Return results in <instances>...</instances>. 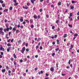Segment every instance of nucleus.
I'll list each match as a JSON object with an SVG mask.
<instances>
[{
	"instance_id": "1",
	"label": "nucleus",
	"mask_w": 79,
	"mask_h": 79,
	"mask_svg": "<svg viewBox=\"0 0 79 79\" xmlns=\"http://www.w3.org/2000/svg\"><path fill=\"white\" fill-rule=\"evenodd\" d=\"M25 50L26 48H25V47H23V48H22V50H20V52H21V53H24V51Z\"/></svg>"
},
{
	"instance_id": "2",
	"label": "nucleus",
	"mask_w": 79,
	"mask_h": 79,
	"mask_svg": "<svg viewBox=\"0 0 79 79\" xmlns=\"http://www.w3.org/2000/svg\"><path fill=\"white\" fill-rule=\"evenodd\" d=\"M12 31H16V34H18V32H19V30H17L16 29V28L15 27H14L13 29H12Z\"/></svg>"
},
{
	"instance_id": "3",
	"label": "nucleus",
	"mask_w": 79,
	"mask_h": 79,
	"mask_svg": "<svg viewBox=\"0 0 79 79\" xmlns=\"http://www.w3.org/2000/svg\"><path fill=\"white\" fill-rule=\"evenodd\" d=\"M1 47L0 48V50L1 51H2L3 52H5V49L3 48L2 47V45H0Z\"/></svg>"
},
{
	"instance_id": "4",
	"label": "nucleus",
	"mask_w": 79,
	"mask_h": 79,
	"mask_svg": "<svg viewBox=\"0 0 79 79\" xmlns=\"http://www.w3.org/2000/svg\"><path fill=\"white\" fill-rule=\"evenodd\" d=\"M54 70H55V69H54V68L53 67H52L50 69V71L52 72H53Z\"/></svg>"
},
{
	"instance_id": "5",
	"label": "nucleus",
	"mask_w": 79,
	"mask_h": 79,
	"mask_svg": "<svg viewBox=\"0 0 79 79\" xmlns=\"http://www.w3.org/2000/svg\"><path fill=\"white\" fill-rule=\"evenodd\" d=\"M4 31L5 32H6V31H9V28H7L6 29H4Z\"/></svg>"
},
{
	"instance_id": "6",
	"label": "nucleus",
	"mask_w": 79,
	"mask_h": 79,
	"mask_svg": "<svg viewBox=\"0 0 79 79\" xmlns=\"http://www.w3.org/2000/svg\"><path fill=\"white\" fill-rule=\"evenodd\" d=\"M33 18H34V19H37V16L35 14L33 16Z\"/></svg>"
},
{
	"instance_id": "7",
	"label": "nucleus",
	"mask_w": 79,
	"mask_h": 79,
	"mask_svg": "<svg viewBox=\"0 0 79 79\" xmlns=\"http://www.w3.org/2000/svg\"><path fill=\"white\" fill-rule=\"evenodd\" d=\"M23 8H24V9H25L26 10H27L29 8V7H27L26 6H23Z\"/></svg>"
},
{
	"instance_id": "8",
	"label": "nucleus",
	"mask_w": 79,
	"mask_h": 79,
	"mask_svg": "<svg viewBox=\"0 0 79 79\" xmlns=\"http://www.w3.org/2000/svg\"><path fill=\"white\" fill-rule=\"evenodd\" d=\"M20 22H23V17H21V18L20 19Z\"/></svg>"
},
{
	"instance_id": "9",
	"label": "nucleus",
	"mask_w": 79,
	"mask_h": 79,
	"mask_svg": "<svg viewBox=\"0 0 79 79\" xmlns=\"http://www.w3.org/2000/svg\"><path fill=\"white\" fill-rule=\"evenodd\" d=\"M13 56L14 58H17V57L16 56V54H13Z\"/></svg>"
},
{
	"instance_id": "10",
	"label": "nucleus",
	"mask_w": 79,
	"mask_h": 79,
	"mask_svg": "<svg viewBox=\"0 0 79 79\" xmlns=\"http://www.w3.org/2000/svg\"><path fill=\"white\" fill-rule=\"evenodd\" d=\"M18 5V3L16 2L14 4V6H17Z\"/></svg>"
},
{
	"instance_id": "11",
	"label": "nucleus",
	"mask_w": 79,
	"mask_h": 79,
	"mask_svg": "<svg viewBox=\"0 0 79 79\" xmlns=\"http://www.w3.org/2000/svg\"><path fill=\"white\" fill-rule=\"evenodd\" d=\"M71 5V4L70 3H69V4H68V3H67L66 4V5L67 7H69V5Z\"/></svg>"
},
{
	"instance_id": "12",
	"label": "nucleus",
	"mask_w": 79,
	"mask_h": 79,
	"mask_svg": "<svg viewBox=\"0 0 79 79\" xmlns=\"http://www.w3.org/2000/svg\"><path fill=\"white\" fill-rule=\"evenodd\" d=\"M8 11V9H5L3 11L4 12H7V11Z\"/></svg>"
},
{
	"instance_id": "13",
	"label": "nucleus",
	"mask_w": 79,
	"mask_h": 79,
	"mask_svg": "<svg viewBox=\"0 0 79 79\" xmlns=\"http://www.w3.org/2000/svg\"><path fill=\"white\" fill-rule=\"evenodd\" d=\"M5 69H2V73H5Z\"/></svg>"
},
{
	"instance_id": "14",
	"label": "nucleus",
	"mask_w": 79,
	"mask_h": 79,
	"mask_svg": "<svg viewBox=\"0 0 79 79\" xmlns=\"http://www.w3.org/2000/svg\"><path fill=\"white\" fill-rule=\"evenodd\" d=\"M70 7H71L70 9L71 10H72V9H74V6H71Z\"/></svg>"
},
{
	"instance_id": "15",
	"label": "nucleus",
	"mask_w": 79,
	"mask_h": 79,
	"mask_svg": "<svg viewBox=\"0 0 79 79\" xmlns=\"http://www.w3.org/2000/svg\"><path fill=\"white\" fill-rule=\"evenodd\" d=\"M2 7H5V4H2Z\"/></svg>"
},
{
	"instance_id": "16",
	"label": "nucleus",
	"mask_w": 79,
	"mask_h": 79,
	"mask_svg": "<svg viewBox=\"0 0 79 79\" xmlns=\"http://www.w3.org/2000/svg\"><path fill=\"white\" fill-rule=\"evenodd\" d=\"M56 42H57V44H60V42H59V40H56Z\"/></svg>"
},
{
	"instance_id": "17",
	"label": "nucleus",
	"mask_w": 79,
	"mask_h": 79,
	"mask_svg": "<svg viewBox=\"0 0 79 79\" xmlns=\"http://www.w3.org/2000/svg\"><path fill=\"white\" fill-rule=\"evenodd\" d=\"M67 37V34H65L64 35V38H65V37Z\"/></svg>"
},
{
	"instance_id": "18",
	"label": "nucleus",
	"mask_w": 79,
	"mask_h": 79,
	"mask_svg": "<svg viewBox=\"0 0 79 79\" xmlns=\"http://www.w3.org/2000/svg\"><path fill=\"white\" fill-rule=\"evenodd\" d=\"M27 58H25L23 59V61L24 62L27 61Z\"/></svg>"
},
{
	"instance_id": "19",
	"label": "nucleus",
	"mask_w": 79,
	"mask_h": 79,
	"mask_svg": "<svg viewBox=\"0 0 79 79\" xmlns=\"http://www.w3.org/2000/svg\"><path fill=\"white\" fill-rule=\"evenodd\" d=\"M10 60H11V61H13V60H14V59L13 57H11L10 58Z\"/></svg>"
},
{
	"instance_id": "20",
	"label": "nucleus",
	"mask_w": 79,
	"mask_h": 79,
	"mask_svg": "<svg viewBox=\"0 0 79 79\" xmlns=\"http://www.w3.org/2000/svg\"><path fill=\"white\" fill-rule=\"evenodd\" d=\"M7 46H8V47H11V44H7Z\"/></svg>"
},
{
	"instance_id": "21",
	"label": "nucleus",
	"mask_w": 79,
	"mask_h": 79,
	"mask_svg": "<svg viewBox=\"0 0 79 79\" xmlns=\"http://www.w3.org/2000/svg\"><path fill=\"white\" fill-rule=\"evenodd\" d=\"M23 74L24 76H25L26 75V73H24V72L23 73Z\"/></svg>"
},
{
	"instance_id": "22",
	"label": "nucleus",
	"mask_w": 79,
	"mask_h": 79,
	"mask_svg": "<svg viewBox=\"0 0 79 79\" xmlns=\"http://www.w3.org/2000/svg\"><path fill=\"white\" fill-rule=\"evenodd\" d=\"M25 21L27 22V23H29V21L27 20H25Z\"/></svg>"
},
{
	"instance_id": "23",
	"label": "nucleus",
	"mask_w": 79,
	"mask_h": 79,
	"mask_svg": "<svg viewBox=\"0 0 79 79\" xmlns=\"http://www.w3.org/2000/svg\"><path fill=\"white\" fill-rule=\"evenodd\" d=\"M69 27H73V25H71L69 24H68Z\"/></svg>"
},
{
	"instance_id": "24",
	"label": "nucleus",
	"mask_w": 79,
	"mask_h": 79,
	"mask_svg": "<svg viewBox=\"0 0 79 79\" xmlns=\"http://www.w3.org/2000/svg\"><path fill=\"white\" fill-rule=\"evenodd\" d=\"M10 10H13V7H10L9 8Z\"/></svg>"
},
{
	"instance_id": "25",
	"label": "nucleus",
	"mask_w": 79,
	"mask_h": 79,
	"mask_svg": "<svg viewBox=\"0 0 79 79\" xmlns=\"http://www.w3.org/2000/svg\"><path fill=\"white\" fill-rule=\"evenodd\" d=\"M56 23L58 24V23H59V20H57L56 22Z\"/></svg>"
},
{
	"instance_id": "26",
	"label": "nucleus",
	"mask_w": 79,
	"mask_h": 79,
	"mask_svg": "<svg viewBox=\"0 0 79 79\" xmlns=\"http://www.w3.org/2000/svg\"><path fill=\"white\" fill-rule=\"evenodd\" d=\"M71 59L70 60H69L68 63L69 64H70V63H71Z\"/></svg>"
},
{
	"instance_id": "27",
	"label": "nucleus",
	"mask_w": 79,
	"mask_h": 79,
	"mask_svg": "<svg viewBox=\"0 0 79 79\" xmlns=\"http://www.w3.org/2000/svg\"><path fill=\"white\" fill-rule=\"evenodd\" d=\"M4 32L2 31H0V35L1 34H3Z\"/></svg>"
},
{
	"instance_id": "28",
	"label": "nucleus",
	"mask_w": 79,
	"mask_h": 79,
	"mask_svg": "<svg viewBox=\"0 0 79 79\" xmlns=\"http://www.w3.org/2000/svg\"><path fill=\"white\" fill-rule=\"evenodd\" d=\"M0 3H3V1L0 0Z\"/></svg>"
},
{
	"instance_id": "29",
	"label": "nucleus",
	"mask_w": 79,
	"mask_h": 79,
	"mask_svg": "<svg viewBox=\"0 0 79 79\" xmlns=\"http://www.w3.org/2000/svg\"><path fill=\"white\" fill-rule=\"evenodd\" d=\"M26 52H29V48H27L26 49Z\"/></svg>"
},
{
	"instance_id": "30",
	"label": "nucleus",
	"mask_w": 79,
	"mask_h": 79,
	"mask_svg": "<svg viewBox=\"0 0 79 79\" xmlns=\"http://www.w3.org/2000/svg\"><path fill=\"white\" fill-rule=\"evenodd\" d=\"M40 12H42L43 11V10L42 9H40L39 10Z\"/></svg>"
},
{
	"instance_id": "31",
	"label": "nucleus",
	"mask_w": 79,
	"mask_h": 79,
	"mask_svg": "<svg viewBox=\"0 0 79 79\" xmlns=\"http://www.w3.org/2000/svg\"><path fill=\"white\" fill-rule=\"evenodd\" d=\"M55 53H53L52 54V56H55Z\"/></svg>"
},
{
	"instance_id": "32",
	"label": "nucleus",
	"mask_w": 79,
	"mask_h": 79,
	"mask_svg": "<svg viewBox=\"0 0 79 79\" xmlns=\"http://www.w3.org/2000/svg\"><path fill=\"white\" fill-rule=\"evenodd\" d=\"M0 54L1 55H3V52H0Z\"/></svg>"
},
{
	"instance_id": "33",
	"label": "nucleus",
	"mask_w": 79,
	"mask_h": 79,
	"mask_svg": "<svg viewBox=\"0 0 79 79\" xmlns=\"http://www.w3.org/2000/svg\"><path fill=\"white\" fill-rule=\"evenodd\" d=\"M73 16V13H70V15H69V16L71 17Z\"/></svg>"
},
{
	"instance_id": "34",
	"label": "nucleus",
	"mask_w": 79,
	"mask_h": 79,
	"mask_svg": "<svg viewBox=\"0 0 79 79\" xmlns=\"http://www.w3.org/2000/svg\"><path fill=\"white\" fill-rule=\"evenodd\" d=\"M40 50H42V49H43V48L42 46H40Z\"/></svg>"
},
{
	"instance_id": "35",
	"label": "nucleus",
	"mask_w": 79,
	"mask_h": 79,
	"mask_svg": "<svg viewBox=\"0 0 79 79\" xmlns=\"http://www.w3.org/2000/svg\"><path fill=\"white\" fill-rule=\"evenodd\" d=\"M77 35H78V34L77 33L75 34L74 35V36H77Z\"/></svg>"
},
{
	"instance_id": "36",
	"label": "nucleus",
	"mask_w": 79,
	"mask_h": 79,
	"mask_svg": "<svg viewBox=\"0 0 79 79\" xmlns=\"http://www.w3.org/2000/svg\"><path fill=\"white\" fill-rule=\"evenodd\" d=\"M56 37H57V35H54V38L55 39H56Z\"/></svg>"
},
{
	"instance_id": "37",
	"label": "nucleus",
	"mask_w": 79,
	"mask_h": 79,
	"mask_svg": "<svg viewBox=\"0 0 79 79\" xmlns=\"http://www.w3.org/2000/svg\"><path fill=\"white\" fill-rule=\"evenodd\" d=\"M61 2H60L58 3V5H61Z\"/></svg>"
},
{
	"instance_id": "38",
	"label": "nucleus",
	"mask_w": 79,
	"mask_h": 79,
	"mask_svg": "<svg viewBox=\"0 0 79 79\" xmlns=\"http://www.w3.org/2000/svg\"><path fill=\"white\" fill-rule=\"evenodd\" d=\"M12 72H15V68L13 69V70L12 71Z\"/></svg>"
},
{
	"instance_id": "39",
	"label": "nucleus",
	"mask_w": 79,
	"mask_h": 79,
	"mask_svg": "<svg viewBox=\"0 0 79 79\" xmlns=\"http://www.w3.org/2000/svg\"><path fill=\"white\" fill-rule=\"evenodd\" d=\"M3 31V28L2 27L0 28V31Z\"/></svg>"
},
{
	"instance_id": "40",
	"label": "nucleus",
	"mask_w": 79,
	"mask_h": 79,
	"mask_svg": "<svg viewBox=\"0 0 79 79\" xmlns=\"http://www.w3.org/2000/svg\"><path fill=\"white\" fill-rule=\"evenodd\" d=\"M34 27V26L33 25L31 26V28H33Z\"/></svg>"
},
{
	"instance_id": "41",
	"label": "nucleus",
	"mask_w": 79,
	"mask_h": 79,
	"mask_svg": "<svg viewBox=\"0 0 79 79\" xmlns=\"http://www.w3.org/2000/svg\"><path fill=\"white\" fill-rule=\"evenodd\" d=\"M31 3H33V4L34 3V1L33 0H31Z\"/></svg>"
},
{
	"instance_id": "42",
	"label": "nucleus",
	"mask_w": 79,
	"mask_h": 79,
	"mask_svg": "<svg viewBox=\"0 0 79 79\" xmlns=\"http://www.w3.org/2000/svg\"><path fill=\"white\" fill-rule=\"evenodd\" d=\"M38 19H40V15H38Z\"/></svg>"
},
{
	"instance_id": "43",
	"label": "nucleus",
	"mask_w": 79,
	"mask_h": 79,
	"mask_svg": "<svg viewBox=\"0 0 79 79\" xmlns=\"http://www.w3.org/2000/svg\"><path fill=\"white\" fill-rule=\"evenodd\" d=\"M6 69H9V67L8 66H6Z\"/></svg>"
},
{
	"instance_id": "44",
	"label": "nucleus",
	"mask_w": 79,
	"mask_h": 79,
	"mask_svg": "<svg viewBox=\"0 0 79 79\" xmlns=\"http://www.w3.org/2000/svg\"><path fill=\"white\" fill-rule=\"evenodd\" d=\"M14 65H16L17 64H16V62H15V61H14Z\"/></svg>"
},
{
	"instance_id": "45",
	"label": "nucleus",
	"mask_w": 79,
	"mask_h": 79,
	"mask_svg": "<svg viewBox=\"0 0 79 79\" xmlns=\"http://www.w3.org/2000/svg\"><path fill=\"white\" fill-rule=\"evenodd\" d=\"M12 27H10L9 28V30L10 29V30H11V29H12Z\"/></svg>"
},
{
	"instance_id": "46",
	"label": "nucleus",
	"mask_w": 79,
	"mask_h": 79,
	"mask_svg": "<svg viewBox=\"0 0 79 79\" xmlns=\"http://www.w3.org/2000/svg\"><path fill=\"white\" fill-rule=\"evenodd\" d=\"M51 7H52V8H54V5H51Z\"/></svg>"
},
{
	"instance_id": "47",
	"label": "nucleus",
	"mask_w": 79,
	"mask_h": 79,
	"mask_svg": "<svg viewBox=\"0 0 79 79\" xmlns=\"http://www.w3.org/2000/svg\"><path fill=\"white\" fill-rule=\"evenodd\" d=\"M10 40H11L10 39H9V40H7V42H10Z\"/></svg>"
},
{
	"instance_id": "48",
	"label": "nucleus",
	"mask_w": 79,
	"mask_h": 79,
	"mask_svg": "<svg viewBox=\"0 0 79 79\" xmlns=\"http://www.w3.org/2000/svg\"><path fill=\"white\" fill-rule=\"evenodd\" d=\"M26 47H27L28 46V43H26L25 44Z\"/></svg>"
},
{
	"instance_id": "49",
	"label": "nucleus",
	"mask_w": 79,
	"mask_h": 79,
	"mask_svg": "<svg viewBox=\"0 0 79 79\" xmlns=\"http://www.w3.org/2000/svg\"><path fill=\"white\" fill-rule=\"evenodd\" d=\"M46 16L47 18H48V17H49V15H46Z\"/></svg>"
},
{
	"instance_id": "50",
	"label": "nucleus",
	"mask_w": 79,
	"mask_h": 79,
	"mask_svg": "<svg viewBox=\"0 0 79 79\" xmlns=\"http://www.w3.org/2000/svg\"><path fill=\"white\" fill-rule=\"evenodd\" d=\"M7 51L8 52H10V49H9V48H7Z\"/></svg>"
},
{
	"instance_id": "51",
	"label": "nucleus",
	"mask_w": 79,
	"mask_h": 79,
	"mask_svg": "<svg viewBox=\"0 0 79 79\" xmlns=\"http://www.w3.org/2000/svg\"><path fill=\"white\" fill-rule=\"evenodd\" d=\"M55 26H53L52 27V29H55Z\"/></svg>"
},
{
	"instance_id": "52",
	"label": "nucleus",
	"mask_w": 79,
	"mask_h": 79,
	"mask_svg": "<svg viewBox=\"0 0 79 79\" xmlns=\"http://www.w3.org/2000/svg\"><path fill=\"white\" fill-rule=\"evenodd\" d=\"M58 50H59V48L56 49V51H58Z\"/></svg>"
},
{
	"instance_id": "53",
	"label": "nucleus",
	"mask_w": 79,
	"mask_h": 79,
	"mask_svg": "<svg viewBox=\"0 0 79 79\" xmlns=\"http://www.w3.org/2000/svg\"><path fill=\"white\" fill-rule=\"evenodd\" d=\"M45 75H46V76H49V74L47 73H46Z\"/></svg>"
},
{
	"instance_id": "54",
	"label": "nucleus",
	"mask_w": 79,
	"mask_h": 79,
	"mask_svg": "<svg viewBox=\"0 0 79 79\" xmlns=\"http://www.w3.org/2000/svg\"><path fill=\"white\" fill-rule=\"evenodd\" d=\"M11 73V71H10V70H9L8 71V73L9 74H10V73Z\"/></svg>"
},
{
	"instance_id": "55",
	"label": "nucleus",
	"mask_w": 79,
	"mask_h": 79,
	"mask_svg": "<svg viewBox=\"0 0 79 79\" xmlns=\"http://www.w3.org/2000/svg\"><path fill=\"white\" fill-rule=\"evenodd\" d=\"M62 16L63 18H64H64H65V16H64V15L63 14L62 15Z\"/></svg>"
},
{
	"instance_id": "56",
	"label": "nucleus",
	"mask_w": 79,
	"mask_h": 79,
	"mask_svg": "<svg viewBox=\"0 0 79 79\" xmlns=\"http://www.w3.org/2000/svg\"><path fill=\"white\" fill-rule=\"evenodd\" d=\"M14 40V39H12V40H11L10 41L11 42H13Z\"/></svg>"
},
{
	"instance_id": "57",
	"label": "nucleus",
	"mask_w": 79,
	"mask_h": 79,
	"mask_svg": "<svg viewBox=\"0 0 79 79\" xmlns=\"http://www.w3.org/2000/svg\"><path fill=\"white\" fill-rule=\"evenodd\" d=\"M20 28H24V27L23 25L20 26Z\"/></svg>"
},
{
	"instance_id": "58",
	"label": "nucleus",
	"mask_w": 79,
	"mask_h": 79,
	"mask_svg": "<svg viewBox=\"0 0 79 79\" xmlns=\"http://www.w3.org/2000/svg\"><path fill=\"white\" fill-rule=\"evenodd\" d=\"M11 34V32H9V36H10V35Z\"/></svg>"
},
{
	"instance_id": "59",
	"label": "nucleus",
	"mask_w": 79,
	"mask_h": 79,
	"mask_svg": "<svg viewBox=\"0 0 79 79\" xmlns=\"http://www.w3.org/2000/svg\"><path fill=\"white\" fill-rule=\"evenodd\" d=\"M38 68L37 67L35 68V71H37V70Z\"/></svg>"
},
{
	"instance_id": "60",
	"label": "nucleus",
	"mask_w": 79,
	"mask_h": 79,
	"mask_svg": "<svg viewBox=\"0 0 79 79\" xmlns=\"http://www.w3.org/2000/svg\"><path fill=\"white\" fill-rule=\"evenodd\" d=\"M2 57H3L2 55L0 54V58H2Z\"/></svg>"
},
{
	"instance_id": "61",
	"label": "nucleus",
	"mask_w": 79,
	"mask_h": 79,
	"mask_svg": "<svg viewBox=\"0 0 79 79\" xmlns=\"http://www.w3.org/2000/svg\"><path fill=\"white\" fill-rule=\"evenodd\" d=\"M5 23H6L7 22V21H8L7 20H6V19H5V21H4Z\"/></svg>"
},
{
	"instance_id": "62",
	"label": "nucleus",
	"mask_w": 79,
	"mask_h": 79,
	"mask_svg": "<svg viewBox=\"0 0 79 79\" xmlns=\"http://www.w3.org/2000/svg\"><path fill=\"white\" fill-rule=\"evenodd\" d=\"M13 2L14 3H16V0H13Z\"/></svg>"
},
{
	"instance_id": "63",
	"label": "nucleus",
	"mask_w": 79,
	"mask_h": 79,
	"mask_svg": "<svg viewBox=\"0 0 79 79\" xmlns=\"http://www.w3.org/2000/svg\"><path fill=\"white\" fill-rule=\"evenodd\" d=\"M39 56L37 55H35V58H37Z\"/></svg>"
},
{
	"instance_id": "64",
	"label": "nucleus",
	"mask_w": 79,
	"mask_h": 79,
	"mask_svg": "<svg viewBox=\"0 0 79 79\" xmlns=\"http://www.w3.org/2000/svg\"><path fill=\"white\" fill-rule=\"evenodd\" d=\"M77 15H78V16H79V11H78L77 13Z\"/></svg>"
}]
</instances>
